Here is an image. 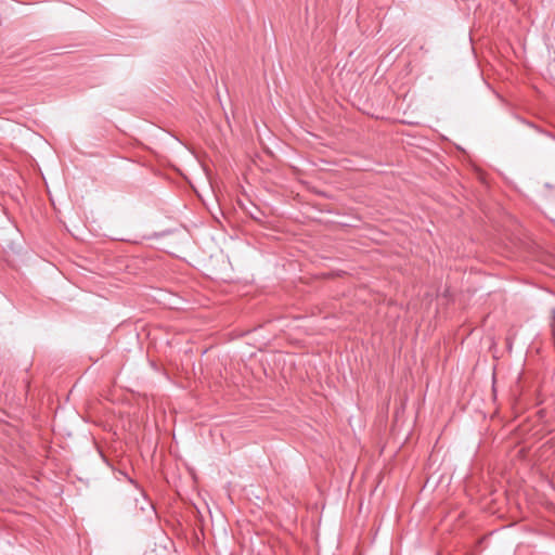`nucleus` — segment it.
<instances>
[{"label": "nucleus", "mask_w": 555, "mask_h": 555, "mask_svg": "<svg viewBox=\"0 0 555 555\" xmlns=\"http://www.w3.org/2000/svg\"><path fill=\"white\" fill-rule=\"evenodd\" d=\"M552 323H551V326H552V330L555 331V308L552 309Z\"/></svg>", "instance_id": "obj_1"}]
</instances>
